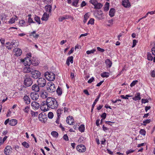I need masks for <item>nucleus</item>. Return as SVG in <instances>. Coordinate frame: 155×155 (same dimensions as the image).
<instances>
[{
    "instance_id": "21",
    "label": "nucleus",
    "mask_w": 155,
    "mask_h": 155,
    "mask_svg": "<svg viewBox=\"0 0 155 155\" xmlns=\"http://www.w3.org/2000/svg\"><path fill=\"white\" fill-rule=\"evenodd\" d=\"M140 93L139 92L137 93L135 95V96L133 98V99L135 101H139L141 99L140 97Z\"/></svg>"
},
{
    "instance_id": "58",
    "label": "nucleus",
    "mask_w": 155,
    "mask_h": 155,
    "mask_svg": "<svg viewBox=\"0 0 155 155\" xmlns=\"http://www.w3.org/2000/svg\"><path fill=\"white\" fill-rule=\"evenodd\" d=\"M141 102L142 103L145 104L148 102V101L147 99H141Z\"/></svg>"
},
{
    "instance_id": "31",
    "label": "nucleus",
    "mask_w": 155,
    "mask_h": 155,
    "mask_svg": "<svg viewBox=\"0 0 155 155\" xmlns=\"http://www.w3.org/2000/svg\"><path fill=\"white\" fill-rule=\"evenodd\" d=\"M105 63L106 64L107 66L109 68L111 67L112 64V62L109 59H107L105 61Z\"/></svg>"
},
{
    "instance_id": "50",
    "label": "nucleus",
    "mask_w": 155,
    "mask_h": 155,
    "mask_svg": "<svg viewBox=\"0 0 155 155\" xmlns=\"http://www.w3.org/2000/svg\"><path fill=\"white\" fill-rule=\"evenodd\" d=\"M96 51L95 49H94L91 50H88L86 51V53L87 54H89L91 53H94Z\"/></svg>"
},
{
    "instance_id": "41",
    "label": "nucleus",
    "mask_w": 155,
    "mask_h": 155,
    "mask_svg": "<svg viewBox=\"0 0 155 155\" xmlns=\"http://www.w3.org/2000/svg\"><path fill=\"white\" fill-rule=\"evenodd\" d=\"M85 127L84 124L81 125L78 128L79 130L81 132H84V131Z\"/></svg>"
},
{
    "instance_id": "35",
    "label": "nucleus",
    "mask_w": 155,
    "mask_h": 155,
    "mask_svg": "<svg viewBox=\"0 0 155 155\" xmlns=\"http://www.w3.org/2000/svg\"><path fill=\"white\" fill-rule=\"evenodd\" d=\"M28 22L29 24V25H30L31 23H35L34 21H33V19L31 18V15H28Z\"/></svg>"
},
{
    "instance_id": "12",
    "label": "nucleus",
    "mask_w": 155,
    "mask_h": 155,
    "mask_svg": "<svg viewBox=\"0 0 155 155\" xmlns=\"http://www.w3.org/2000/svg\"><path fill=\"white\" fill-rule=\"evenodd\" d=\"M31 106L33 109L36 110L39 108L40 105L37 102L33 101L31 102Z\"/></svg>"
},
{
    "instance_id": "13",
    "label": "nucleus",
    "mask_w": 155,
    "mask_h": 155,
    "mask_svg": "<svg viewBox=\"0 0 155 155\" xmlns=\"http://www.w3.org/2000/svg\"><path fill=\"white\" fill-rule=\"evenodd\" d=\"M31 98L34 101H36L38 99L39 95L38 94L34 92H31L30 94Z\"/></svg>"
},
{
    "instance_id": "48",
    "label": "nucleus",
    "mask_w": 155,
    "mask_h": 155,
    "mask_svg": "<svg viewBox=\"0 0 155 155\" xmlns=\"http://www.w3.org/2000/svg\"><path fill=\"white\" fill-rule=\"evenodd\" d=\"M51 135L54 137H57L58 136V134L56 131H53L51 133Z\"/></svg>"
},
{
    "instance_id": "29",
    "label": "nucleus",
    "mask_w": 155,
    "mask_h": 155,
    "mask_svg": "<svg viewBox=\"0 0 155 155\" xmlns=\"http://www.w3.org/2000/svg\"><path fill=\"white\" fill-rule=\"evenodd\" d=\"M49 18V15L46 13L44 14L41 19L42 20L46 21H47Z\"/></svg>"
},
{
    "instance_id": "4",
    "label": "nucleus",
    "mask_w": 155,
    "mask_h": 155,
    "mask_svg": "<svg viewBox=\"0 0 155 155\" xmlns=\"http://www.w3.org/2000/svg\"><path fill=\"white\" fill-rule=\"evenodd\" d=\"M37 84L39 87H43L45 86L47 81L45 78H40L37 79Z\"/></svg>"
},
{
    "instance_id": "43",
    "label": "nucleus",
    "mask_w": 155,
    "mask_h": 155,
    "mask_svg": "<svg viewBox=\"0 0 155 155\" xmlns=\"http://www.w3.org/2000/svg\"><path fill=\"white\" fill-rule=\"evenodd\" d=\"M89 18V16H88L87 13H86L84 15V19L83 20V22L84 23H85L86 22L87 20Z\"/></svg>"
},
{
    "instance_id": "25",
    "label": "nucleus",
    "mask_w": 155,
    "mask_h": 155,
    "mask_svg": "<svg viewBox=\"0 0 155 155\" xmlns=\"http://www.w3.org/2000/svg\"><path fill=\"white\" fill-rule=\"evenodd\" d=\"M36 32L35 31H34L31 32L29 35L30 36H32L35 38H38L39 36V35L38 34H36Z\"/></svg>"
},
{
    "instance_id": "46",
    "label": "nucleus",
    "mask_w": 155,
    "mask_h": 155,
    "mask_svg": "<svg viewBox=\"0 0 155 155\" xmlns=\"http://www.w3.org/2000/svg\"><path fill=\"white\" fill-rule=\"evenodd\" d=\"M22 145L25 147L28 148L29 147V145L25 141L22 143Z\"/></svg>"
},
{
    "instance_id": "42",
    "label": "nucleus",
    "mask_w": 155,
    "mask_h": 155,
    "mask_svg": "<svg viewBox=\"0 0 155 155\" xmlns=\"http://www.w3.org/2000/svg\"><path fill=\"white\" fill-rule=\"evenodd\" d=\"M109 3L108 2H106L105 3V5L104 8V11L107 12L108 10L109 9Z\"/></svg>"
},
{
    "instance_id": "7",
    "label": "nucleus",
    "mask_w": 155,
    "mask_h": 155,
    "mask_svg": "<svg viewBox=\"0 0 155 155\" xmlns=\"http://www.w3.org/2000/svg\"><path fill=\"white\" fill-rule=\"evenodd\" d=\"M31 79L29 77L25 76L24 81V84L27 87H29L32 84Z\"/></svg>"
},
{
    "instance_id": "34",
    "label": "nucleus",
    "mask_w": 155,
    "mask_h": 155,
    "mask_svg": "<svg viewBox=\"0 0 155 155\" xmlns=\"http://www.w3.org/2000/svg\"><path fill=\"white\" fill-rule=\"evenodd\" d=\"M80 0H72V5L75 7L78 6V5Z\"/></svg>"
},
{
    "instance_id": "27",
    "label": "nucleus",
    "mask_w": 155,
    "mask_h": 155,
    "mask_svg": "<svg viewBox=\"0 0 155 155\" xmlns=\"http://www.w3.org/2000/svg\"><path fill=\"white\" fill-rule=\"evenodd\" d=\"M115 12V9L113 8H111L109 12V15L111 17H113L114 15Z\"/></svg>"
},
{
    "instance_id": "26",
    "label": "nucleus",
    "mask_w": 155,
    "mask_h": 155,
    "mask_svg": "<svg viewBox=\"0 0 155 155\" xmlns=\"http://www.w3.org/2000/svg\"><path fill=\"white\" fill-rule=\"evenodd\" d=\"M94 8L95 9H99L101 8L102 6L103 5L100 3H98L97 2L96 3V5H94Z\"/></svg>"
},
{
    "instance_id": "5",
    "label": "nucleus",
    "mask_w": 155,
    "mask_h": 155,
    "mask_svg": "<svg viewBox=\"0 0 155 155\" xmlns=\"http://www.w3.org/2000/svg\"><path fill=\"white\" fill-rule=\"evenodd\" d=\"M45 76L46 79L50 81H53L55 78V75L51 72H46L45 73Z\"/></svg>"
},
{
    "instance_id": "11",
    "label": "nucleus",
    "mask_w": 155,
    "mask_h": 155,
    "mask_svg": "<svg viewBox=\"0 0 155 155\" xmlns=\"http://www.w3.org/2000/svg\"><path fill=\"white\" fill-rule=\"evenodd\" d=\"M77 150L80 152H84L86 150V148L85 146L82 144H80L77 146Z\"/></svg>"
},
{
    "instance_id": "55",
    "label": "nucleus",
    "mask_w": 155,
    "mask_h": 155,
    "mask_svg": "<svg viewBox=\"0 0 155 155\" xmlns=\"http://www.w3.org/2000/svg\"><path fill=\"white\" fill-rule=\"evenodd\" d=\"M151 121L150 119H147L143 121V123L144 124V125H146V124L150 123Z\"/></svg>"
},
{
    "instance_id": "53",
    "label": "nucleus",
    "mask_w": 155,
    "mask_h": 155,
    "mask_svg": "<svg viewBox=\"0 0 155 155\" xmlns=\"http://www.w3.org/2000/svg\"><path fill=\"white\" fill-rule=\"evenodd\" d=\"M97 2V0H90L89 1V2L94 6L96 5V4Z\"/></svg>"
},
{
    "instance_id": "51",
    "label": "nucleus",
    "mask_w": 155,
    "mask_h": 155,
    "mask_svg": "<svg viewBox=\"0 0 155 155\" xmlns=\"http://www.w3.org/2000/svg\"><path fill=\"white\" fill-rule=\"evenodd\" d=\"M48 116L49 119H52L54 116V114L52 112H50L48 113Z\"/></svg>"
},
{
    "instance_id": "15",
    "label": "nucleus",
    "mask_w": 155,
    "mask_h": 155,
    "mask_svg": "<svg viewBox=\"0 0 155 155\" xmlns=\"http://www.w3.org/2000/svg\"><path fill=\"white\" fill-rule=\"evenodd\" d=\"M122 5L126 8H128L130 6V4L129 0H122Z\"/></svg>"
},
{
    "instance_id": "2",
    "label": "nucleus",
    "mask_w": 155,
    "mask_h": 155,
    "mask_svg": "<svg viewBox=\"0 0 155 155\" xmlns=\"http://www.w3.org/2000/svg\"><path fill=\"white\" fill-rule=\"evenodd\" d=\"M31 54L29 53L27 54V56L24 59H20V61L25 66L31 65L30 58H31Z\"/></svg>"
},
{
    "instance_id": "8",
    "label": "nucleus",
    "mask_w": 155,
    "mask_h": 155,
    "mask_svg": "<svg viewBox=\"0 0 155 155\" xmlns=\"http://www.w3.org/2000/svg\"><path fill=\"white\" fill-rule=\"evenodd\" d=\"M38 118L40 121L44 123H45L47 119L46 115L44 113H41L39 114L38 115Z\"/></svg>"
},
{
    "instance_id": "52",
    "label": "nucleus",
    "mask_w": 155,
    "mask_h": 155,
    "mask_svg": "<svg viewBox=\"0 0 155 155\" xmlns=\"http://www.w3.org/2000/svg\"><path fill=\"white\" fill-rule=\"evenodd\" d=\"M140 133L142 135L145 136L146 134V132L144 130L141 129L140 130Z\"/></svg>"
},
{
    "instance_id": "18",
    "label": "nucleus",
    "mask_w": 155,
    "mask_h": 155,
    "mask_svg": "<svg viewBox=\"0 0 155 155\" xmlns=\"http://www.w3.org/2000/svg\"><path fill=\"white\" fill-rule=\"evenodd\" d=\"M74 119L72 116H68L66 119V122L69 125H73Z\"/></svg>"
},
{
    "instance_id": "61",
    "label": "nucleus",
    "mask_w": 155,
    "mask_h": 155,
    "mask_svg": "<svg viewBox=\"0 0 155 155\" xmlns=\"http://www.w3.org/2000/svg\"><path fill=\"white\" fill-rule=\"evenodd\" d=\"M29 107L28 106L26 107L24 109V111L25 113H28L29 111Z\"/></svg>"
},
{
    "instance_id": "59",
    "label": "nucleus",
    "mask_w": 155,
    "mask_h": 155,
    "mask_svg": "<svg viewBox=\"0 0 155 155\" xmlns=\"http://www.w3.org/2000/svg\"><path fill=\"white\" fill-rule=\"evenodd\" d=\"M137 42V41L136 40L134 39L133 40V45L132 46V48H133L136 45Z\"/></svg>"
},
{
    "instance_id": "20",
    "label": "nucleus",
    "mask_w": 155,
    "mask_h": 155,
    "mask_svg": "<svg viewBox=\"0 0 155 155\" xmlns=\"http://www.w3.org/2000/svg\"><path fill=\"white\" fill-rule=\"evenodd\" d=\"M41 97L43 99L46 98L48 96V93L46 91H41L40 93Z\"/></svg>"
},
{
    "instance_id": "24",
    "label": "nucleus",
    "mask_w": 155,
    "mask_h": 155,
    "mask_svg": "<svg viewBox=\"0 0 155 155\" xmlns=\"http://www.w3.org/2000/svg\"><path fill=\"white\" fill-rule=\"evenodd\" d=\"M17 120L15 119H12L9 120V124L12 126H15L17 123Z\"/></svg>"
},
{
    "instance_id": "28",
    "label": "nucleus",
    "mask_w": 155,
    "mask_h": 155,
    "mask_svg": "<svg viewBox=\"0 0 155 155\" xmlns=\"http://www.w3.org/2000/svg\"><path fill=\"white\" fill-rule=\"evenodd\" d=\"M19 24L21 26H27L28 25L27 23L24 20H21L19 21Z\"/></svg>"
},
{
    "instance_id": "60",
    "label": "nucleus",
    "mask_w": 155,
    "mask_h": 155,
    "mask_svg": "<svg viewBox=\"0 0 155 155\" xmlns=\"http://www.w3.org/2000/svg\"><path fill=\"white\" fill-rule=\"evenodd\" d=\"M15 18H12L9 20V22L10 23L12 24L15 22Z\"/></svg>"
},
{
    "instance_id": "22",
    "label": "nucleus",
    "mask_w": 155,
    "mask_h": 155,
    "mask_svg": "<svg viewBox=\"0 0 155 155\" xmlns=\"http://www.w3.org/2000/svg\"><path fill=\"white\" fill-rule=\"evenodd\" d=\"M70 62L72 64L73 62V57L72 56H69L67 58L66 61V64L68 66L70 65Z\"/></svg>"
},
{
    "instance_id": "14",
    "label": "nucleus",
    "mask_w": 155,
    "mask_h": 155,
    "mask_svg": "<svg viewBox=\"0 0 155 155\" xmlns=\"http://www.w3.org/2000/svg\"><path fill=\"white\" fill-rule=\"evenodd\" d=\"M15 55L17 56H20L22 54L21 50L18 48H16L13 50Z\"/></svg>"
},
{
    "instance_id": "64",
    "label": "nucleus",
    "mask_w": 155,
    "mask_h": 155,
    "mask_svg": "<svg viewBox=\"0 0 155 155\" xmlns=\"http://www.w3.org/2000/svg\"><path fill=\"white\" fill-rule=\"evenodd\" d=\"M151 51L152 54L155 55V46L152 48Z\"/></svg>"
},
{
    "instance_id": "32",
    "label": "nucleus",
    "mask_w": 155,
    "mask_h": 155,
    "mask_svg": "<svg viewBox=\"0 0 155 155\" xmlns=\"http://www.w3.org/2000/svg\"><path fill=\"white\" fill-rule=\"evenodd\" d=\"M63 111V110L61 109H58L56 111V113L57 114V117H61V115Z\"/></svg>"
},
{
    "instance_id": "16",
    "label": "nucleus",
    "mask_w": 155,
    "mask_h": 155,
    "mask_svg": "<svg viewBox=\"0 0 155 155\" xmlns=\"http://www.w3.org/2000/svg\"><path fill=\"white\" fill-rule=\"evenodd\" d=\"M12 149L10 146H7L4 149V153L6 155H9V153L12 151Z\"/></svg>"
},
{
    "instance_id": "19",
    "label": "nucleus",
    "mask_w": 155,
    "mask_h": 155,
    "mask_svg": "<svg viewBox=\"0 0 155 155\" xmlns=\"http://www.w3.org/2000/svg\"><path fill=\"white\" fill-rule=\"evenodd\" d=\"M39 86L36 84H33L31 87V89L35 92H38L40 90Z\"/></svg>"
},
{
    "instance_id": "63",
    "label": "nucleus",
    "mask_w": 155,
    "mask_h": 155,
    "mask_svg": "<svg viewBox=\"0 0 155 155\" xmlns=\"http://www.w3.org/2000/svg\"><path fill=\"white\" fill-rule=\"evenodd\" d=\"M101 117L103 119H105L106 117V114L105 113H103L101 115Z\"/></svg>"
},
{
    "instance_id": "9",
    "label": "nucleus",
    "mask_w": 155,
    "mask_h": 155,
    "mask_svg": "<svg viewBox=\"0 0 155 155\" xmlns=\"http://www.w3.org/2000/svg\"><path fill=\"white\" fill-rule=\"evenodd\" d=\"M34 70V67L32 66L31 65L26 66L24 68L23 71L24 72L29 73H32Z\"/></svg>"
},
{
    "instance_id": "38",
    "label": "nucleus",
    "mask_w": 155,
    "mask_h": 155,
    "mask_svg": "<svg viewBox=\"0 0 155 155\" xmlns=\"http://www.w3.org/2000/svg\"><path fill=\"white\" fill-rule=\"evenodd\" d=\"M153 57L152 56L151 54L148 53L147 54V59L149 61H152L153 60Z\"/></svg>"
},
{
    "instance_id": "1",
    "label": "nucleus",
    "mask_w": 155,
    "mask_h": 155,
    "mask_svg": "<svg viewBox=\"0 0 155 155\" xmlns=\"http://www.w3.org/2000/svg\"><path fill=\"white\" fill-rule=\"evenodd\" d=\"M47 103L48 108L57 109L58 106L57 101L54 98L52 97L47 98Z\"/></svg>"
},
{
    "instance_id": "3",
    "label": "nucleus",
    "mask_w": 155,
    "mask_h": 155,
    "mask_svg": "<svg viewBox=\"0 0 155 155\" xmlns=\"http://www.w3.org/2000/svg\"><path fill=\"white\" fill-rule=\"evenodd\" d=\"M46 88L47 90L50 93L54 92L56 89L54 84L51 82L47 83Z\"/></svg>"
},
{
    "instance_id": "37",
    "label": "nucleus",
    "mask_w": 155,
    "mask_h": 155,
    "mask_svg": "<svg viewBox=\"0 0 155 155\" xmlns=\"http://www.w3.org/2000/svg\"><path fill=\"white\" fill-rule=\"evenodd\" d=\"M56 92L57 94L58 95H61L62 94V90L61 89V88L59 87V86H58V87L57 90H56Z\"/></svg>"
},
{
    "instance_id": "47",
    "label": "nucleus",
    "mask_w": 155,
    "mask_h": 155,
    "mask_svg": "<svg viewBox=\"0 0 155 155\" xmlns=\"http://www.w3.org/2000/svg\"><path fill=\"white\" fill-rule=\"evenodd\" d=\"M35 20L39 24L41 23V21L40 18L37 16H35Z\"/></svg>"
},
{
    "instance_id": "56",
    "label": "nucleus",
    "mask_w": 155,
    "mask_h": 155,
    "mask_svg": "<svg viewBox=\"0 0 155 155\" xmlns=\"http://www.w3.org/2000/svg\"><path fill=\"white\" fill-rule=\"evenodd\" d=\"M97 49L98 51L101 52H103L105 51V50L104 49L101 48L99 47H97Z\"/></svg>"
},
{
    "instance_id": "44",
    "label": "nucleus",
    "mask_w": 155,
    "mask_h": 155,
    "mask_svg": "<svg viewBox=\"0 0 155 155\" xmlns=\"http://www.w3.org/2000/svg\"><path fill=\"white\" fill-rule=\"evenodd\" d=\"M38 113V112H34L32 110L31 111V114L33 117H36L37 116Z\"/></svg>"
},
{
    "instance_id": "49",
    "label": "nucleus",
    "mask_w": 155,
    "mask_h": 155,
    "mask_svg": "<svg viewBox=\"0 0 155 155\" xmlns=\"http://www.w3.org/2000/svg\"><path fill=\"white\" fill-rule=\"evenodd\" d=\"M94 18H91L90 20L88 21L87 22V24L88 25L89 24H91V25H93L94 24Z\"/></svg>"
},
{
    "instance_id": "17",
    "label": "nucleus",
    "mask_w": 155,
    "mask_h": 155,
    "mask_svg": "<svg viewBox=\"0 0 155 155\" xmlns=\"http://www.w3.org/2000/svg\"><path fill=\"white\" fill-rule=\"evenodd\" d=\"M39 63V62L37 58L33 57L31 59V64L34 66L37 65Z\"/></svg>"
},
{
    "instance_id": "57",
    "label": "nucleus",
    "mask_w": 155,
    "mask_h": 155,
    "mask_svg": "<svg viewBox=\"0 0 155 155\" xmlns=\"http://www.w3.org/2000/svg\"><path fill=\"white\" fill-rule=\"evenodd\" d=\"M63 139L66 141L68 140V138L67 134H64L63 137Z\"/></svg>"
},
{
    "instance_id": "6",
    "label": "nucleus",
    "mask_w": 155,
    "mask_h": 155,
    "mask_svg": "<svg viewBox=\"0 0 155 155\" xmlns=\"http://www.w3.org/2000/svg\"><path fill=\"white\" fill-rule=\"evenodd\" d=\"M40 107L41 110L43 111H46L49 110L47 103V99L46 101H43L41 103Z\"/></svg>"
},
{
    "instance_id": "62",
    "label": "nucleus",
    "mask_w": 155,
    "mask_h": 155,
    "mask_svg": "<svg viewBox=\"0 0 155 155\" xmlns=\"http://www.w3.org/2000/svg\"><path fill=\"white\" fill-rule=\"evenodd\" d=\"M94 80V78L93 77H91V78H90L88 81L87 82L88 83H91V82H92Z\"/></svg>"
},
{
    "instance_id": "10",
    "label": "nucleus",
    "mask_w": 155,
    "mask_h": 155,
    "mask_svg": "<svg viewBox=\"0 0 155 155\" xmlns=\"http://www.w3.org/2000/svg\"><path fill=\"white\" fill-rule=\"evenodd\" d=\"M31 74L32 77L34 79H37L40 77L41 75V73L38 71L34 70L32 71Z\"/></svg>"
},
{
    "instance_id": "45",
    "label": "nucleus",
    "mask_w": 155,
    "mask_h": 155,
    "mask_svg": "<svg viewBox=\"0 0 155 155\" xmlns=\"http://www.w3.org/2000/svg\"><path fill=\"white\" fill-rule=\"evenodd\" d=\"M120 97L121 98L124 99H128V97H132V95L127 94L125 96L124 95H121Z\"/></svg>"
},
{
    "instance_id": "33",
    "label": "nucleus",
    "mask_w": 155,
    "mask_h": 155,
    "mask_svg": "<svg viewBox=\"0 0 155 155\" xmlns=\"http://www.w3.org/2000/svg\"><path fill=\"white\" fill-rule=\"evenodd\" d=\"M6 47L8 49H11L13 48L12 45V42L11 43H10L8 42L6 43Z\"/></svg>"
},
{
    "instance_id": "30",
    "label": "nucleus",
    "mask_w": 155,
    "mask_h": 155,
    "mask_svg": "<svg viewBox=\"0 0 155 155\" xmlns=\"http://www.w3.org/2000/svg\"><path fill=\"white\" fill-rule=\"evenodd\" d=\"M101 75L102 78H107L109 77L110 73L107 72H104L101 74Z\"/></svg>"
},
{
    "instance_id": "39",
    "label": "nucleus",
    "mask_w": 155,
    "mask_h": 155,
    "mask_svg": "<svg viewBox=\"0 0 155 155\" xmlns=\"http://www.w3.org/2000/svg\"><path fill=\"white\" fill-rule=\"evenodd\" d=\"M69 18V16L68 15H64V16L61 17L59 18L58 20L60 21H62L64 20L68 19Z\"/></svg>"
},
{
    "instance_id": "23",
    "label": "nucleus",
    "mask_w": 155,
    "mask_h": 155,
    "mask_svg": "<svg viewBox=\"0 0 155 155\" xmlns=\"http://www.w3.org/2000/svg\"><path fill=\"white\" fill-rule=\"evenodd\" d=\"M25 103L27 104H29L30 103V99L29 97L25 95L23 97Z\"/></svg>"
},
{
    "instance_id": "36",
    "label": "nucleus",
    "mask_w": 155,
    "mask_h": 155,
    "mask_svg": "<svg viewBox=\"0 0 155 155\" xmlns=\"http://www.w3.org/2000/svg\"><path fill=\"white\" fill-rule=\"evenodd\" d=\"M45 8L46 12H50L51 10V7L50 5H46L45 7Z\"/></svg>"
},
{
    "instance_id": "40",
    "label": "nucleus",
    "mask_w": 155,
    "mask_h": 155,
    "mask_svg": "<svg viewBox=\"0 0 155 155\" xmlns=\"http://www.w3.org/2000/svg\"><path fill=\"white\" fill-rule=\"evenodd\" d=\"M12 43L13 47H17L19 45L18 42L15 40H13L12 41Z\"/></svg>"
},
{
    "instance_id": "54",
    "label": "nucleus",
    "mask_w": 155,
    "mask_h": 155,
    "mask_svg": "<svg viewBox=\"0 0 155 155\" xmlns=\"http://www.w3.org/2000/svg\"><path fill=\"white\" fill-rule=\"evenodd\" d=\"M138 82L137 80H135L133 81L130 84V86L131 87H132L134 86Z\"/></svg>"
}]
</instances>
